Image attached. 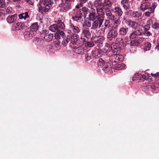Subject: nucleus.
Masks as SVG:
<instances>
[{
    "label": "nucleus",
    "mask_w": 159,
    "mask_h": 159,
    "mask_svg": "<svg viewBox=\"0 0 159 159\" xmlns=\"http://www.w3.org/2000/svg\"><path fill=\"white\" fill-rule=\"evenodd\" d=\"M151 3L148 2L142 1L140 5V10L145 11L144 15L147 17H149L150 15L153 13L154 10L150 7Z\"/></svg>",
    "instance_id": "1"
},
{
    "label": "nucleus",
    "mask_w": 159,
    "mask_h": 159,
    "mask_svg": "<svg viewBox=\"0 0 159 159\" xmlns=\"http://www.w3.org/2000/svg\"><path fill=\"white\" fill-rule=\"evenodd\" d=\"M121 47L116 45L113 44L110 47V45L107 44L105 46V49L106 51L107 52H108L111 51L114 54H119L120 51Z\"/></svg>",
    "instance_id": "2"
},
{
    "label": "nucleus",
    "mask_w": 159,
    "mask_h": 159,
    "mask_svg": "<svg viewBox=\"0 0 159 159\" xmlns=\"http://www.w3.org/2000/svg\"><path fill=\"white\" fill-rule=\"evenodd\" d=\"M143 30L140 25L135 28L134 30L130 34L129 38L130 39H133L137 36H143Z\"/></svg>",
    "instance_id": "3"
},
{
    "label": "nucleus",
    "mask_w": 159,
    "mask_h": 159,
    "mask_svg": "<svg viewBox=\"0 0 159 159\" xmlns=\"http://www.w3.org/2000/svg\"><path fill=\"white\" fill-rule=\"evenodd\" d=\"M74 12L72 16V19L74 21L78 22H80L82 20L83 15L80 10H74Z\"/></svg>",
    "instance_id": "4"
},
{
    "label": "nucleus",
    "mask_w": 159,
    "mask_h": 159,
    "mask_svg": "<svg viewBox=\"0 0 159 159\" xmlns=\"http://www.w3.org/2000/svg\"><path fill=\"white\" fill-rule=\"evenodd\" d=\"M41 33V36L43 37L44 39L47 42L50 41L53 39V34H51L48 31L43 30Z\"/></svg>",
    "instance_id": "5"
},
{
    "label": "nucleus",
    "mask_w": 159,
    "mask_h": 159,
    "mask_svg": "<svg viewBox=\"0 0 159 159\" xmlns=\"http://www.w3.org/2000/svg\"><path fill=\"white\" fill-rule=\"evenodd\" d=\"M145 38L142 37H136L134 39L131 40L130 42V46L132 48V46H137L143 42Z\"/></svg>",
    "instance_id": "6"
},
{
    "label": "nucleus",
    "mask_w": 159,
    "mask_h": 159,
    "mask_svg": "<svg viewBox=\"0 0 159 159\" xmlns=\"http://www.w3.org/2000/svg\"><path fill=\"white\" fill-rule=\"evenodd\" d=\"M118 35L117 30L114 29H111L109 31L107 34V38L109 40L115 39Z\"/></svg>",
    "instance_id": "7"
},
{
    "label": "nucleus",
    "mask_w": 159,
    "mask_h": 159,
    "mask_svg": "<svg viewBox=\"0 0 159 159\" xmlns=\"http://www.w3.org/2000/svg\"><path fill=\"white\" fill-rule=\"evenodd\" d=\"M26 26L23 23L18 22L14 24L12 27V30L13 31L22 30L25 28Z\"/></svg>",
    "instance_id": "8"
},
{
    "label": "nucleus",
    "mask_w": 159,
    "mask_h": 159,
    "mask_svg": "<svg viewBox=\"0 0 159 159\" xmlns=\"http://www.w3.org/2000/svg\"><path fill=\"white\" fill-rule=\"evenodd\" d=\"M71 3L62 1L60 7H61L63 12H66L71 9Z\"/></svg>",
    "instance_id": "9"
},
{
    "label": "nucleus",
    "mask_w": 159,
    "mask_h": 159,
    "mask_svg": "<svg viewBox=\"0 0 159 159\" xmlns=\"http://www.w3.org/2000/svg\"><path fill=\"white\" fill-rule=\"evenodd\" d=\"M89 19L90 21L94 20L97 17L96 15V11L93 8H91L89 11V14L88 15Z\"/></svg>",
    "instance_id": "10"
},
{
    "label": "nucleus",
    "mask_w": 159,
    "mask_h": 159,
    "mask_svg": "<svg viewBox=\"0 0 159 159\" xmlns=\"http://www.w3.org/2000/svg\"><path fill=\"white\" fill-rule=\"evenodd\" d=\"M50 8V7L46 5H41L39 7L38 11L41 14H44L49 11Z\"/></svg>",
    "instance_id": "11"
},
{
    "label": "nucleus",
    "mask_w": 159,
    "mask_h": 159,
    "mask_svg": "<svg viewBox=\"0 0 159 159\" xmlns=\"http://www.w3.org/2000/svg\"><path fill=\"white\" fill-rule=\"evenodd\" d=\"M113 65L112 64V66L111 62H108L106 63H105L103 65V67L102 69L105 73H107L111 71L112 70V66Z\"/></svg>",
    "instance_id": "12"
},
{
    "label": "nucleus",
    "mask_w": 159,
    "mask_h": 159,
    "mask_svg": "<svg viewBox=\"0 0 159 159\" xmlns=\"http://www.w3.org/2000/svg\"><path fill=\"white\" fill-rule=\"evenodd\" d=\"M112 11L114 13L119 17V18L121 17L123 14L122 10L120 7H115L113 9Z\"/></svg>",
    "instance_id": "13"
},
{
    "label": "nucleus",
    "mask_w": 159,
    "mask_h": 159,
    "mask_svg": "<svg viewBox=\"0 0 159 159\" xmlns=\"http://www.w3.org/2000/svg\"><path fill=\"white\" fill-rule=\"evenodd\" d=\"M129 29L128 28L122 27L120 28L119 30V33L121 37L125 36L128 33Z\"/></svg>",
    "instance_id": "14"
},
{
    "label": "nucleus",
    "mask_w": 159,
    "mask_h": 159,
    "mask_svg": "<svg viewBox=\"0 0 159 159\" xmlns=\"http://www.w3.org/2000/svg\"><path fill=\"white\" fill-rule=\"evenodd\" d=\"M92 53L93 57L97 58L101 57L103 54V52L100 49H96L93 50Z\"/></svg>",
    "instance_id": "15"
},
{
    "label": "nucleus",
    "mask_w": 159,
    "mask_h": 159,
    "mask_svg": "<svg viewBox=\"0 0 159 159\" xmlns=\"http://www.w3.org/2000/svg\"><path fill=\"white\" fill-rule=\"evenodd\" d=\"M123 8L125 10H128L130 8L129 0H122L120 2Z\"/></svg>",
    "instance_id": "16"
},
{
    "label": "nucleus",
    "mask_w": 159,
    "mask_h": 159,
    "mask_svg": "<svg viewBox=\"0 0 159 159\" xmlns=\"http://www.w3.org/2000/svg\"><path fill=\"white\" fill-rule=\"evenodd\" d=\"M147 23L152 24V28L154 30H158L159 29V23L156 21L154 22H153V20L151 19H149Z\"/></svg>",
    "instance_id": "17"
},
{
    "label": "nucleus",
    "mask_w": 159,
    "mask_h": 159,
    "mask_svg": "<svg viewBox=\"0 0 159 159\" xmlns=\"http://www.w3.org/2000/svg\"><path fill=\"white\" fill-rule=\"evenodd\" d=\"M86 41V39L85 38V36H81L80 38L78 39L76 45L78 47H80L84 44L85 45Z\"/></svg>",
    "instance_id": "18"
},
{
    "label": "nucleus",
    "mask_w": 159,
    "mask_h": 159,
    "mask_svg": "<svg viewBox=\"0 0 159 159\" xmlns=\"http://www.w3.org/2000/svg\"><path fill=\"white\" fill-rule=\"evenodd\" d=\"M82 33L84 34L85 38L88 39V38L90 37L91 34L89 28L87 27H84L82 29Z\"/></svg>",
    "instance_id": "19"
},
{
    "label": "nucleus",
    "mask_w": 159,
    "mask_h": 159,
    "mask_svg": "<svg viewBox=\"0 0 159 159\" xmlns=\"http://www.w3.org/2000/svg\"><path fill=\"white\" fill-rule=\"evenodd\" d=\"M17 14H15L14 15L8 16L7 18V22L9 23H12L16 22L17 19Z\"/></svg>",
    "instance_id": "20"
},
{
    "label": "nucleus",
    "mask_w": 159,
    "mask_h": 159,
    "mask_svg": "<svg viewBox=\"0 0 159 159\" xmlns=\"http://www.w3.org/2000/svg\"><path fill=\"white\" fill-rule=\"evenodd\" d=\"M35 33L31 32L30 30L26 31L24 32V35L26 39H30L35 35Z\"/></svg>",
    "instance_id": "21"
},
{
    "label": "nucleus",
    "mask_w": 159,
    "mask_h": 159,
    "mask_svg": "<svg viewBox=\"0 0 159 159\" xmlns=\"http://www.w3.org/2000/svg\"><path fill=\"white\" fill-rule=\"evenodd\" d=\"M105 37L102 36H95L92 39L94 42L95 43H99L102 42V41L104 39Z\"/></svg>",
    "instance_id": "22"
},
{
    "label": "nucleus",
    "mask_w": 159,
    "mask_h": 159,
    "mask_svg": "<svg viewBox=\"0 0 159 159\" xmlns=\"http://www.w3.org/2000/svg\"><path fill=\"white\" fill-rule=\"evenodd\" d=\"M65 34L64 32L62 30L56 32L54 34V37L56 39H59L61 38V36L62 38H64Z\"/></svg>",
    "instance_id": "23"
},
{
    "label": "nucleus",
    "mask_w": 159,
    "mask_h": 159,
    "mask_svg": "<svg viewBox=\"0 0 159 159\" xmlns=\"http://www.w3.org/2000/svg\"><path fill=\"white\" fill-rule=\"evenodd\" d=\"M78 35L75 34H73L70 36V42L73 45H76L78 40Z\"/></svg>",
    "instance_id": "24"
},
{
    "label": "nucleus",
    "mask_w": 159,
    "mask_h": 159,
    "mask_svg": "<svg viewBox=\"0 0 159 159\" xmlns=\"http://www.w3.org/2000/svg\"><path fill=\"white\" fill-rule=\"evenodd\" d=\"M119 46L121 47L124 44V40L120 37L116 38L115 40V43H114Z\"/></svg>",
    "instance_id": "25"
},
{
    "label": "nucleus",
    "mask_w": 159,
    "mask_h": 159,
    "mask_svg": "<svg viewBox=\"0 0 159 159\" xmlns=\"http://www.w3.org/2000/svg\"><path fill=\"white\" fill-rule=\"evenodd\" d=\"M59 28L56 24H53L49 27V29L51 31L56 33L61 31Z\"/></svg>",
    "instance_id": "26"
},
{
    "label": "nucleus",
    "mask_w": 159,
    "mask_h": 159,
    "mask_svg": "<svg viewBox=\"0 0 159 159\" xmlns=\"http://www.w3.org/2000/svg\"><path fill=\"white\" fill-rule=\"evenodd\" d=\"M149 78V75L145 73L144 75L139 74L138 77V79L140 81H143L145 80H147Z\"/></svg>",
    "instance_id": "27"
},
{
    "label": "nucleus",
    "mask_w": 159,
    "mask_h": 159,
    "mask_svg": "<svg viewBox=\"0 0 159 159\" xmlns=\"http://www.w3.org/2000/svg\"><path fill=\"white\" fill-rule=\"evenodd\" d=\"M38 28L39 26L38 23H34L30 26V30L31 32L35 33L38 30Z\"/></svg>",
    "instance_id": "28"
},
{
    "label": "nucleus",
    "mask_w": 159,
    "mask_h": 159,
    "mask_svg": "<svg viewBox=\"0 0 159 159\" xmlns=\"http://www.w3.org/2000/svg\"><path fill=\"white\" fill-rule=\"evenodd\" d=\"M63 39V40L62 42V44L64 46H66L70 40V36L67 35L66 36L65 35L64 38Z\"/></svg>",
    "instance_id": "29"
},
{
    "label": "nucleus",
    "mask_w": 159,
    "mask_h": 159,
    "mask_svg": "<svg viewBox=\"0 0 159 159\" xmlns=\"http://www.w3.org/2000/svg\"><path fill=\"white\" fill-rule=\"evenodd\" d=\"M41 3L43 5L51 7H52V5L53 3V2L52 0H42Z\"/></svg>",
    "instance_id": "30"
},
{
    "label": "nucleus",
    "mask_w": 159,
    "mask_h": 159,
    "mask_svg": "<svg viewBox=\"0 0 159 159\" xmlns=\"http://www.w3.org/2000/svg\"><path fill=\"white\" fill-rule=\"evenodd\" d=\"M106 13V15L109 19L111 20H114L116 19L115 16L112 14L111 11L110 10L107 11Z\"/></svg>",
    "instance_id": "31"
},
{
    "label": "nucleus",
    "mask_w": 159,
    "mask_h": 159,
    "mask_svg": "<svg viewBox=\"0 0 159 159\" xmlns=\"http://www.w3.org/2000/svg\"><path fill=\"white\" fill-rule=\"evenodd\" d=\"M130 14L132 17L136 18L140 16L141 15L142 13L138 11H133L130 12Z\"/></svg>",
    "instance_id": "32"
},
{
    "label": "nucleus",
    "mask_w": 159,
    "mask_h": 159,
    "mask_svg": "<svg viewBox=\"0 0 159 159\" xmlns=\"http://www.w3.org/2000/svg\"><path fill=\"white\" fill-rule=\"evenodd\" d=\"M70 26L73 31L74 33H78L80 32V30L78 27L74 25L72 23L70 24Z\"/></svg>",
    "instance_id": "33"
},
{
    "label": "nucleus",
    "mask_w": 159,
    "mask_h": 159,
    "mask_svg": "<svg viewBox=\"0 0 159 159\" xmlns=\"http://www.w3.org/2000/svg\"><path fill=\"white\" fill-rule=\"evenodd\" d=\"M93 22L92 24V26L91 28V30H95L97 29L99 27V24L95 20L93 21Z\"/></svg>",
    "instance_id": "34"
},
{
    "label": "nucleus",
    "mask_w": 159,
    "mask_h": 159,
    "mask_svg": "<svg viewBox=\"0 0 159 159\" xmlns=\"http://www.w3.org/2000/svg\"><path fill=\"white\" fill-rule=\"evenodd\" d=\"M29 12H25L20 14L19 15V17L20 19H25L26 18L29 17V16L28 14Z\"/></svg>",
    "instance_id": "35"
},
{
    "label": "nucleus",
    "mask_w": 159,
    "mask_h": 159,
    "mask_svg": "<svg viewBox=\"0 0 159 159\" xmlns=\"http://www.w3.org/2000/svg\"><path fill=\"white\" fill-rule=\"evenodd\" d=\"M96 18L97 19L95 20L99 24V27H100L102 24L104 18L103 17H100L98 16H97Z\"/></svg>",
    "instance_id": "36"
},
{
    "label": "nucleus",
    "mask_w": 159,
    "mask_h": 159,
    "mask_svg": "<svg viewBox=\"0 0 159 159\" xmlns=\"http://www.w3.org/2000/svg\"><path fill=\"white\" fill-rule=\"evenodd\" d=\"M57 27L60 28L59 29H64L65 27V25L61 20H58L57 21Z\"/></svg>",
    "instance_id": "37"
},
{
    "label": "nucleus",
    "mask_w": 159,
    "mask_h": 159,
    "mask_svg": "<svg viewBox=\"0 0 159 159\" xmlns=\"http://www.w3.org/2000/svg\"><path fill=\"white\" fill-rule=\"evenodd\" d=\"M115 57L117 62L119 61H121L123 60L124 57L121 55L119 54L118 53L115 54Z\"/></svg>",
    "instance_id": "38"
},
{
    "label": "nucleus",
    "mask_w": 159,
    "mask_h": 159,
    "mask_svg": "<svg viewBox=\"0 0 159 159\" xmlns=\"http://www.w3.org/2000/svg\"><path fill=\"white\" fill-rule=\"evenodd\" d=\"M78 10H80L81 12H83L85 16H86L88 12H89V11H90V10H89L88 8L85 7H83L82 8L78 9Z\"/></svg>",
    "instance_id": "39"
},
{
    "label": "nucleus",
    "mask_w": 159,
    "mask_h": 159,
    "mask_svg": "<svg viewBox=\"0 0 159 159\" xmlns=\"http://www.w3.org/2000/svg\"><path fill=\"white\" fill-rule=\"evenodd\" d=\"M109 58V60L111 61V62L112 63V64L113 63L117 62L115 57V54H114V55L110 56Z\"/></svg>",
    "instance_id": "40"
},
{
    "label": "nucleus",
    "mask_w": 159,
    "mask_h": 159,
    "mask_svg": "<svg viewBox=\"0 0 159 159\" xmlns=\"http://www.w3.org/2000/svg\"><path fill=\"white\" fill-rule=\"evenodd\" d=\"M151 47V43L149 42H147L145 44L144 49L145 51H148L150 49Z\"/></svg>",
    "instance_id": "41"
},
{
    "label": "nucleus",
    "mask_w": 159,
    "mask_h": 159,
    "mask_svg": "<svg viewBox=\"0 0 159 159\" xmlns=\"http://www.w3.org/2000/svg\"><path fill=\"white\" fill-rule=\"evenodd\" d=\"M140 26V25L138 23L135 21H132L130 28H131L132 29H135L136 28L138 27V26Z\"/></svg>",
    "instance_id": "42"
},
{
    "label": "nucleus",
    "mask_w": 159,
    "mask_h": 159,
    "mask_svg": "<svg viewBox=\"0 0 159 159\" xmlns=\"http://www.w3.org/2000/svg\"><path fill=\"white\" fill-rule=\"evenodd\" d=\"M104 61L102 59L100 58L97 62V64L98 66L99 67H103V65L105 64Z\"/></svg>",
    "instance_id": "43"
},
{
    "label": "nucleus",
    "mask_w": 159,
    "mask_h": 159,
    "mask_svg": "<svg viewBox=\"0 0 159 159\" xmlns=\"http://www.w3.org/2000/svg\"><path fill=\"white\" fill-rule=\"evenodd\" d=\"M7 7V4L5 0H0V8H5Z\"/></svg>",
    "instance_id": "44"
},
{
    "label": "nucleus",
    "mask_w": 159,
    "mask_h": 159,
    "mask_svg": "<svg viewBox=\"0 0 159 159\" xmlns=\"http://www.w3.org/2000/svg\"><path fill=\"white\" fill-rule=\"evenodd\" d=\"M6 12L7 14H11L13 12V10L11 7H8L6 9Z\"/></svg>",
    "instance_id": "45"
},
{
    "label": "nucleus",
    "mask_w": 159,
    "mask_h": 159,
    "mask_svg": "<svg viewBox=\"0 0 159 159\" xmlns=\"http://www.w3.org/2000/svg\"><path fill=\"white\" fill-rule=\"evenodd\" d=\"M94 44L93 41H88L87 42H86V43L85 44V46H87L89 47H92L94 46Z\"/></svg>",
    "instance_id": "46"
},
{
    "label": "nucleus",
    "mask_w": 159,
    "mask_h": 159,
    "mask_svg": "<svg viewBox=\"0 0 159 159\" xmlns=\"http://www.w3.org/2000/svg\"><path fill=\"white\" fill-rule=\"evenodd\" d=\"M105 27H107L108 28L111 27L110 22L109 20L105 19V23L104 24Z\"/></svg>",
    "instance_id": "47"
},
{
    "label": "nucleus",
    "mask_w": 159,
    "mask_h": 159,
    "mask_svg": "<svg viewBox=\"0 0 159 159\" xmlns=\"http://www.w3.org/2000/svg\"><path fill=\"white\" fill-rule=\"evenodd\" d=\"M150 24H149L147 22V24L143 27V28L144 29V31H145L146 32L147 31H148L150 28Z\"/></svg>",
    "instance_id": "48"
},
{
    "label": "nucleus",
    "mask_w": 159,
    "mask_h": 159,
    "mask_svg": "<svg viewBox=\"0 0 159 159\" xmlns=\"http://www.w3.org/2000/svg\"><path fill=\"white\" fill-rule=\"evenodd\" d=\"M43 40L39 38H35L34 39V41L37 44H40L42 43Z\"/></svg>",
    "instance_id": "49"
},
{
    "label": "nucleus",
    "mask_w": 159,
    "mask_h": 159,
    "mask_svg": "<svg viewBox=\"0 0 159 159\" xmlns=\"http://www.w3.org/2000/svg\"><path fill=\"white\" fill-rule=\"evenodd\" d=\"M91 23L89 21H86L85 23L83 25V27H85L84 26H86L88 27H89L91 26Z\"/></svg>",
    "instance_id": "50"
},
{
    "label": "nucleus",
    "mask_w": 159,
    "mask_h": 159,
    "mask_svg": "<svg viewBox=\"0 0 159 159\" xmlns=\"http://www.w3.org/2000/svg\"><path fill=\"white\" fill-rule=\"evenodd\" d=\"M132 20L130 19L126 20L125 21V23L127 26L130 27Z\"/></svg>",
    "instance_id": "51"
},
{
    "label": "nucleus",
    "mask_w": 159,
    "mask_h": 159,
    "mask_svg": "<svg viewBox=\"0 0 159 159\" xmlns=\"http://www.w3.org/2000/svg\"><path fill=\"white\" fill-rule=\"evenodd\" d=\"M143 36H146L148 37L152 35V34L148 31H147V32L143 31Z\"/></svg>",
    "instance_id": "52"
},
{
    "label": "nucleus",
    "mask_w": 159,
    "mask_h": 159,
    "mask_svg": "<svg viewBox=\"0 0 159 159\" xmlns=\"http://www.w3.org/2000/svg\"><path fill=\"white\" fill-rule=\"evenodd\" d=\"M85 58L86 61H88L91 59V57L90 54L87 53L85 55Z\"/></svg>",
    "instance_id": "53"
},
{
    "label": "nucleus",
    "mask_w": 159,
    "mask_h": 159,
    "mask_svg": "<svg viewBox=\"0 0 159 159\" xmlns=\"http://www.w3.org/2000/svg\"><path fill=\"white\" fill-rule=\"evenodd\" d=\"M151 75L152 77L155 78H159V73L157 72L156 74L151 73Z\"/></svg>",
    "instance_id": "54"
},
{
    "label": "nucleus",
    "mask_w": 159,
    "mask_h": 159,
    "mask_svg": "<svg viewBox=\"0 0 159 159\" xmlns=\"http://www.w3.org/2000/svg\"><path fill=\"white\" fill-rule=\"evenodd\" d=\"M25 1L30 5H33L34 4V0H25Z\"/></svg>",
    "instance_id": "55"
},
{
    "label": "nucleus",
    "mask_w": 159,
    "mask_h": 159,
    "mask_svg": "<svg viewBox=\"0 0 159 159\" xmlns=\"http://www.w3.org/2000/svg\"><path fill=\"white\" fill-rule=\"evenodd\" d=\"M96 11L98 12H102L103 11V9L102 8L97 7Z\"/></svg>",
    "instance_id": "56"
},
{
    "label": "nucleus",
    "mask_w": 159,
    "mask_h": 159,
    "mask_svg": "<svg viewBox=\"0 0 159 159\" xmlns=\"http://www.w3.org/2000/svg\"><path fill=\"white\" fill-rule=\"evenodd\" d=\"M150 7L152 9H153L154 10V11H153V13L154 12V11L155 9V7H156V3H153L152 4V6H151V5H150Z\"/></svg>",
    "instance_id": "57"
},
{
    "label": "nucleus",
    "mask_w": 159,
    "mask_h": 159,
    "mask_svg": "<svg viewBox=\"0 0 159 159\" xmlns=\"http://www.w3.org/2000/svg\"><path fill=\"white\" fill-rule=\"evenodd\" d=\"M107 29H108V28L106 27H105V26H104L101 29V31H102L103 33H104L105 32L106 30Z\"/></svg>",
    "instance_id": "58"
},
{
    "label": "nucleus",
    "mask_w": 159,
    "mask_h": 159,
    "mask_svg": "<svg viewBox=\"0 0 159 159\" xmlns=\"http://www.w3.org/2000/svg\"><path fill=\"white\" fill-rule=\"evenodd\" d=\"M102 45H103V43H102V42L99 43L97 44L99 48H101V47H102Z\"/></svg>",
    "instance_id": "59"
},
{
    "label": "nucleus",
    "mask_w": 159,
    "mask_h": 159,
    "mask_svg": "<svg viewBox=\"0 0 159 159\" xmlns=\"http://www.w3.org/2000/svg\"><path fill=\"white\" fill-rule=\"evenodd\" d=\"M21 0H11V2L19 3L21 1Z\"/></svg>",
    "instance_id": "60"
},
{
    "label": "nucleus",
    "mask_w": 159,
    "mask_h": 159,
    "mask_svg": "<svg viewBox=\"0 0 159 159\" xmlns=\"http://www.w3.org/2000/svg\"><path fill=\"white\" fill-rule=\"evenodd\" d=\"M65 2H68V3H70L71 2H73L74 1V0H65L64 1Z\"/></svg>",
    "instance_id": "61"
},
{
    "label": "nucleus",
    "mask_w": 159,
    "mask_h": 159,
    "mask_svg": "<svg viewBox=\"0 0 159 159\" xmlns=\"http://www.w3.org/2000/svg\"><path fill=\"white\" fill-rule=\"evenodd\" d=\"M81 7H82V5L81 3L79 4H78L75 6V8L77 9H80L79 8Z\"/></svg>",
    "instance_id": "62"
},
{
    "label": "nucleus",
    "mask_w": 159,
    "mask_h": 159,
    "mask_svg": "<svg viewBox=\"0 0 159 159\" xmlns=\"http://www.w3.org/2000/svg\"><path fill=\"white\" fill-rule=\"evenodd\" d=\"M120 20H117L115 21V23L116 24V25H119L120 24Z\"/></svg>",
    "instance_id": "63"
},
{
    "label": "nucleus",
    "mask_w": 159,
    "mask_h": 159,
    "mask_svg": "<svg viewBox=\"0 0 159 159\" xmlns=\"http://www.w3.org/2000/svg\"><path fill=\"white\" fill-rule=\"evenodd\" d=\"M82 48V49H83V48ZM77 49L78 50V51H79L78 52V54H80V53H81L82 52L81 51H80V50H81V49H82V48H79V47H78V48H77Z\"/></svg>",
    "instance_id": "64"
}]
</instances>
